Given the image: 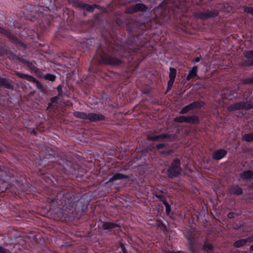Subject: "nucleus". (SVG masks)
<instances>
[{
	"label": "nucleus",
	"instance_id": "obj_37",
	"mask_svg": "<svg viewBox=\"0 0 253 253\" xmlns=\"http://www.w3.org/2000/svg\"><path fill=\"white\" fill-rule=\"evenodd\" d=\"M201 57H196L195 59H194L193 60V62H194V63L198 62L200 61L201 60Z\"/></svg>",
	"mask_w": 253,
	"mask_h": 253
},
{
	"label": "nucleus",
	"instance_id": "obj_1",
	"mask_svg": "<svg viewBox=\"0 0 253 253\" xmlns=\"http://www.w3.org/2000/svg\"><path fill=\"white\" fill-rule=\"evenodd\" d=\"M180 165V160L179 159L176 158L172 161L167 171V174L169 178L176 177L180 175L182 171Z\"/></svg>",
	"mask_w": 253,
	"mask_h": 253
},
{
	"label": "nucleus",
	"instance_id": "obj_19",
	"mask_svg": "<svg viewBox=\"0 0 253 253\" xmlns=\"http://www.w3.org/2000/svg\"><path fill=\"white\" fill-rule=\"evenodd\" d=\"M204 104V103L202 101H197L193 102L190 104L191 108L192 110L194 109H197L201 108Z\"/></svg>",
	"mask_w": 253,
	"mask_h": 253
},
{
	"label": "nucleus",
	"instance_id": "obj_44",
	"mask_svg": "<svg viewBox=\"0 0 253 253\" xmlns=\"http://www.w3.org/2000/svg\"><path fill=\"white\" fill-rule=\"evenodd\" d=\"M1 152V150H0V152Z\"/></svg>",
	"mask_w": 253,
	"mask_h": 253
},
{
	"label": "nucleus",
	"instance_id": "obj_36",
	"mask_svg": "<svg viewBox=\"0 0 253 253\" xmlns=\"http://www.w3.org/2000/svg\"><path fill=\"white\" fill-rule=\"evenodd\" d=\"M234 215H235V213H233V212H229L228 214H227V217L229 218H232L234 217Z\"/></svg>",
	"mask_w": 253,
	"mask_h": 253
},
{
	"label": "nucleus",
	"instance_id": "obj_35",
	"mask_svg": "<svg viewBox=\"0 0 253 253\" xmlns=\"http://www.w3.org/2000/svg\"><path fill=\"white\" fill-rule=\"evenodd\" d=\"M165 146V144L164 143H161V144H158L156 147L158 149H161V148H163L164 146Z\"/></svg>",
	"mask_w": 253,
	"mask_h": 253
},
{
	"label": "nucleus",
	"instance_id": "obj_42",
	"mask_svg": "<svg viewBox=\"0 0 253 253\" xmlns=\"http://www.w3.org/2000/svg\"><path fill=\"white\" fill-rule=\"evenodd\" d=\"M31 133H33L34 134H36L37 132H36V131L35 130H33L31 132Z\"/></svg>",
	"mask_w": 253,
	"mask_h": 253
},
{
	"label": "nucleus",
	"instance_id": "obj_32",
	"mask_svg": "<svg viewBox=\"0 0 253 253\" xmlns=\"http://www.w3.org/2000/svg\"><path fill=\"white\" fill-rule=\"evenodd\" d=\"M244 11L253 15V7L247 6L245 7Z\"/></svg>",
	"mask_w": 253,
	"mask_h": 253
},
{
	"label": "nucleus",
	"instance_id": "obj_25",
	"mask_svg": "<svg viewBox=\"0 0 253 253\" xmlns=\"http://www.w3.org/2000/svg\"><path fill=\"white\" fill-rule=\"evenodd\" d=\"M16 75L18 76L19 77L21 78H24L27 79L28 81H30L32 76L27 75V74H22L19 72H16Z\"/></svg>",
	"mask_w": 253,
	"mask_h": 253
},
{
	"label": "nucleus",
	"instance_id": "obj_6",
	"mask_svg": "<svg viewBox=\"0 0 253 253\" xmlns=\"http://www.w3.org/2000/svg\"><path fill=\"white\" fill-rule=\"evenodd\" d=\"M253 242V235L249 236L246 239H241L235 241L233 244V246L236 248H239L245 246L248 243Z\"/></svg>",
	"mask_w": 253,
	"mask_h": 253
},
{
	"label": "nucleus",
	"instance_id": "obj_29",
	"mask_svg": "<svg viewBox=\"0 0 253 253\" xmlns=\"http://www.w3.org/2000/svg\"><path fill=\"white\" fill-rule=\"evenodd\" d=\"M192 110L190 104L182 108L181 111H180V114H185L188 112L189 111Z\"/></svg>",
	"mask_w": 253,
	"mask_h": 253
},
{
	"label": "nucleus",
	"instance_id": "obj_20",
	"mask_svg": "<svg viewBox=\"0 0 253 253\" xmlns=\"http://www.w3.org/2000/svg\"><path fill=\"white\" fill-rule=\"evenodd\" d=\"M74 115L78 118L84 120H87L88 119L87 114L84 112H75L73 113Z\"/></svg>",
	"mask_w": 253,
	"mask_h": 253
},
{
	"label": "nucleus",
	"instance_id": "obj_33",
	"mask_svg": "<svg viewBox=\"0 0 253 253\" xmlns=\"http://www.w3.org/2000/svg\"><path fill=\"white\" fill-rule=\"evenodd\" d=\"M74 2L77 7H79L82 8H83V6L84 4V3L83 2L79 0H75Z\"/></svg>",
	"mask_w": 253,
	"mask_h": 253
},
{
	"label": "nucleus",
	"instance_id": "obj_27",
	"mask_svg": "<svg viewBox=\"0 0 253 253\" xmlns=\"http://www.w3.org/2000/svg\"><path fill=\"white\" fill-rule=\"evenodd\" d=\"M244 55L247 59L253 58V50L244 52Z\"/></svg>",
	"mask_w": 253,
	"mask_h": 253
},
{
	"label": "nucleus",
	"instance_id": "obj_31",
	"mask_svg": "<svg viewBox=\"0 0 253 253\" xmlns=\"http://www.w3.org/2000/svg\"><path fill=\"white\" fill-rule=\"evenodd\" d=\"M242 83L244 84H253V78L244 79Z\"/></svg>",
	"mask_w": 253,
	"mask_h": 253
},
{
	"label": "nucleus",
	"instance_id": "obj_9",
	"mask_svg": "<svg viewBox=\"0 0 253 253\" xmlns=\"http://www.w3.org/2000/svg\"><path fill=\"white\" fill-rule=\"evenodd\" d=\"M217 15L216 12L212 11H205V12H199L197 14V17L199 18L203 19H206L210 17H213Z\"/></svg>",
	"mask_w": 253,
	"mask_h": 253
},
{
	"label": "nucleus",
	"instance_id": "obj_24",
	"mask_svg": "<svg viewBox=\"0 0 253 253\" xmlns=\"http://www.w3.org/2000/svg\"><path fill=\"white\" fill-rule=\"evenodd\" d=\"M30 82H33V83L36 84L37 85V86L39 89H41V90L43 89V87L42 84L35 78L32 77Z\"/></svg>",
	"mask_w": 253,
	"mask_h": 253
},
{
	"label": "nucleus",
	"instance_id": "obj_11",
	"mask_svg": "<svg viewBox=\"0 0 253 253\" xmlns=\"http://www.w3.org/2000/svg\"><path fill=\"white\" fill-rule=\"evenodd\" d=\"M227 154V151L224 149H219L215 151L213 154V159L214 160H218Z\"/></svg>",
	"mask_w": 253,
	"mask_h": 253
},
{
	"label": "nucleus",
	"instance_id": "obj_40",
	"mask_svg": "<svg viewBox=\"0 0 253 253\" xmlns=\"http://www.w3.org/2000/svg\"><path fill=\"white\" fill-rule=\"evenodd\" d=\"M123 253H128L125 248H123Z\"/></svg>",
	"mask_w": 253,
	"mask_h": 253
},
{
	"label": "nucleus",
	"instance_id": "obj_39",
	"mask_svg": "<svg viewBox=\"0 0 253 253\" xmlns=\"http://www.w3.org/2000/svg\"><path fill=\"white\" fill-rule=\"evenodd\" d=\"M167 253H183L181 252H169Z\"/></svg>",
	"mask_w": 253,
	"mask_h": 253
},
{
	"label": "nucleus",
	"instance_id": "obj_21",
	"mask_svg": "<svg viewBox=\"0 0 253 253\" xmlns=\"http://www.w3.org/2000/svg\"><path fill=\"white\" fill-rule=\"evenodd\" d=\"M242 140L247 142L253 141V133L244 134L242 136Z\"/></svg>",
	"mask_w": 253,
	"mask_h": 253
},
{
	"label": "nucleus",
	"instance_id": "obj_2",
	"mask_svg": "<svg viewBox=\"0 0 253 253\" xmlns=\"http://www.w3.org/2000/svg\"><path fill=\"white\" fill-rule=\"evenodd\" d=\"M253 108V104L250 101L247 102H239L231 104L228 107V110L229 111H233L235 110L241 109H251Z\"/></svg>",
	"mask_w": 253,
	"mask_h": 253
},
{
	"label": "nucleus",
	"instance_id": "obj_13",
	"mask_svg": "<svg viewBox=\"0 0 253 253\" xmlns=\"http://www.w3.org/2000/svg\"><path fill=\"white\" fill-rule=\"evenodd\" d=\"M130 176L127 175H124L120 173L115 174L112 178H111L106 183L113 182L117 180H120L123 179H129Z\"/></svg>",
	"mask_w": 253,
	"mask_h": 253
},
{
	"label": "nucleus",
	"instance_id": "obj_12",
	"mask_svg": "<svg viewBox=\"0 0 253 253\" xmlns=\"http://www.w3.org/2000/svg\"><path fill=\"white\" fill-rule=\"evenodd\" d=\"M0 86L9 89H13L14 87L10 83L9 80L1 77H0Z\"/></svg>",
	"mask_w": 253,
	"mask_h": 253
},
{
	"label": "nucleus",
	"instance_id": "obj_30",
	"mask_svg": "<svg viewBox=\"0 0 253 253\" xmlns=\"http://www.w3.org/2000/svg\"><path fill=\"white\" fill-rule=\"evenodd\" d=\"M162 202L166 206V209L167 212L169 213L170 211V207L169 205V204L168 202L166 201V199H163Z\"/></svg>",
	"mask_w": 253,
	"mask_h": 253
},
{
	"label": "nucleus",
	"instance_id": "obj_43",
	"mask_svg": "<svg viewBox=\"0 0 253 253\" xmlns=\"http://www.w3.org/2000/svg\"><path fill=\"white\" fill-rule=\"evenodd\" d=\"M171 152V151L168 152L167 153V154H169Z\"/></svg>",
	"mask_w": 253,
	"mask_h": 253
},
{
	"label": "nucleus",
	"instance_id": "obj_14",
	"mask_svg": "<svg viewBox=\"0 0 253 253\" xmlns=\"http://www.w3.org/2000/svg\"><path fill=\"white\" fill-rule=\"evenodd\" d=\"M229 192L231 194L240 195L243 193V189L238 185H234L230 188Z\"/></svg>",
	"mask_w": 253,
	"mask_h": 253
},
{
	"label": "nucleus",
	"instance_id": "obj_10",
	"mask_svg": "<svg viewBox=\"0 0 253 253\" xmlns=\"http://www.w3.org/2000/svg\"><path fill=\"white\" fill-rule=\"evenodd\" d=\"M169 70H170V72L169 73V81L168 82V89H170L172 87V86L173 84V83L174 82V80H175V78L176 77V70L175 69H174L173 68H170Z\"/></svg>",
	"mask_w": 253,
	"mask_h": 253
},
{
	"label": "nucleus",
	"instance_id": "obj_17",
	"mask_svg": "<svg viewBox=\"0 0 253 253\" xmlns=\"http://www.w3.org/2000/svg\"><path fill=\"white\" fill-rule=\"evenodd\" d=\"M118 227V225L113 222H104L102 224V228L104 230L114 229Z\"/></svg>",
	"mask_w": 253,
	"mask_h": 253
},
{
	"label": "nucleus",
	"instance_id": "obj_4",
	"mask_svg": "<svg viewBox=\"0 0 253 253\" xmlns=\"http://www.w3.org/2000/svg\"><path fill=\"white\" fill-rule=\"evenodd\" d=\"M148 9V7L143 3H137L127 7L125 12L127 14H132L137 12H144Z\"/></svg>",
	"mask_w": 253,
	"mask_h": 253
},
{
	"label": "nucleus",
	"instance_id": "obj_23",
	"mask_svg": "<svg viewBox=\"0 0 253 253\" xmlns=\"http://www.w3.org/2000/svg\"><path fill=\"white\" fill-rule=\"evenodd\" d=\"M241 65L248 67L253 66V58L247 59V60L243 61Z\"/></svg>",
	"mask_w": 253,
	"mask_h": 253
},
{
	"label": "nucleus",
	"instance_id": "obj_18",
	"mask_svg": "<svg viewBox=\"0 0 253 253\" xmlns=\"http://www.w3.org/2000/svg\"><path fill=\"white\" fill-rule=\"evenodd\" d=\"M198 72V67L197 66L193 67L191 70H190L189 73L187 77H186V79L187 81H189L190 79L196 77L197 74Z\"/></svg>",
	"mask_w": 253,
	"mask_h": 253
},
{
	"label": "nucleus",
	"instance_id": "obj_16",
	"mask_svg": "<svg viewBox=\"0 0 253 253\" xmlns=\"http://www.w3.org/2000/svg\"><path fill=\"white\" fill-rule=\"evenodd\" d=\"M240 177L243 179H251L253 178V171L247 170L240 174Z\"/></svg>",
	"mask_w": 253,
	"mask_h": 253
},
{
	"label": "nucleus",
	"instance_id": "obj_15",
	"mask_svg": "<svg viewBox=\"0 0 253 253\" xmlns=\"http://www.w3.org/2000/svg\"><path fill=\"white\" fill-rule=\"evenodd\" d=\"M170 135L167 133L161 134L159 135H157L156 136H150L148 135L147 139L150 141H156L159 139H165V138H169L170 137Z\"/></svg>",
	"mask_w": 253,
	"mask_h": 253
},
{
	"label": "nucleus",
	"instance_id": "obj_8",
	"mask_svg": "<svg viewBox=\"0 0 253 253\" xmlns=\"http://www.w3.org/2000/svg\"><path fill=\"white\" fill-rule=\"evenodd\" d=\"M88 119L91 122L103 121L105 117L102 114L90 113L87 114Z\"/></svg>",
	"mask_w": 253,
	"mask_h": 253
},
{
	"label": "nucleus",
	"instance_id": "obj_22",
	"mask_svg": "<svg viewBox=\"0 0 253 253\" xmlns=\"http://www.w3.org/2000/svg\"><path fill=\"white\" fill-rule=\"evenodd\" d=\"M97 7V5L94 4V5H89L88 4L84 3L83 9H84L86 10L87 11L89 12H92L95 8Z\"/></svg>",
	"mask_w": 253,
	"mask_h": 253
},
{
	"label": "nucleus",
	"instance_id": "obj_41",
	"mask_svg": "<svg viewBox=\"0 0 253 253\" xmlns=\"http://www.w3.org/2000/svg\"><path fill=\"white\" fill-rule=\"evenodd\" d=\"M250 249L251 251H253V244L250 247Z\"/></svg>",
	"mask_w": 253,
	"mask_h": 253
},
{
	"label": "nucleus",
	"instance_id": "obj_34",
	"mask_svg": "<svg viewBox=\"0 0 253 253\" xmlns=\"http://www.w3.org/2000/svg\"><path fill=\"white\" fill-rule=\"evenodd\" d=\"M0 253H11V252L9 250L0 246Z\"/></svg>",
	"mask_w": 253,
	"mask_h": 253
},
{
	"label": "nucleus",
	"instance_id": "obj_38",
	"mask_svg": "<svg viewBox=\"0 0 253 253\" xmlns=\"http://www.w3.org/2000/svg\"><path fill=\"white\" fill-rule=\"evenodd\" d=\"M157 197L160 198L162 201L163 199H165L162 195H157Z\"/></svg>",
	"mask_w": 253,
	"mask_h": 253
},
{
	"label": "nucleus",
	"instance_id": "obj_5",
	"mask_svg": "<svg viewBox=\"0 0 253 253\" xmlns=\"http://www.w3.org/2000/svg\"><path fill=\"white\" fill-rule=\"evenodd\" d=\"M101 62L107 65H118L121 61L118 58L110 56H102L101 57Z\"/></svg>",
	"mask_w": 253,
	"mask_h": 253
},
{
	"label": "nucleus",
	"instance_id": "obj_7",
	"mask_svg": "<svg viewBox=\"0 0 253 253\" xmlns=\"http://www.w3.org/2000/svg\"><path fill=\"white\" fill-rule=\"evenodd\" d=\"M0 33L6 35L7 38L13 42L19 44L20 46H24V48H26L25 45H24L23 43L19 42L18 40L15 38L11 33L7 31L6 30L1 27H0Z\"/></svg>",
	"mask_w": 253,
	"mask_h": 253
},
{
	"label": "nucleus",
	"instance_id": "obj_26",
	"mask_svg": "<svg viewBox=\"0 0 253 253\" xmlns=\"http://www.w3.org/2000/svg\"><path fill=\"white\" fill-rule=\"evenodd\" d=\"M213 246L210 243H206L205 244L204 246H203V250L207 251H212L213 249Z\"/></svg>",
	"mask_w": 253,
	"mask_h": 253
},
{
	"label": "nucleus",
	"instance_id": "obj_3",
	"mask_svg": "<svg viewBox=\"0 0 253 253\" xmlns=\"http://www.w3.org/2000/svg\"><path fill=\"white\" fill-rule=\"evenodd\" d=\"M174 121L177 123H187L189 124H196L199 122V119L198 117L195 116H179L174 118Z\"/></svg>",
	"mask_w": 253,
	"mask_h": 253
},
{
	"label": "nucleus",
	"instance_id": "obj_28",
	"mask_svg": "<svg viewBox=\"0 0 253 253\" xmlns=\"http://www.w3.org/2000/svg\"><path fill=\"white\" fill-rule=\"evenodd\" d=\"M44 78L47 80L53 82L55 80L56 77L53 75L47 74L45 76Z\"/></svg>",
	"mask_w": 253,
	"mask_h": 253
}]
</instances>
